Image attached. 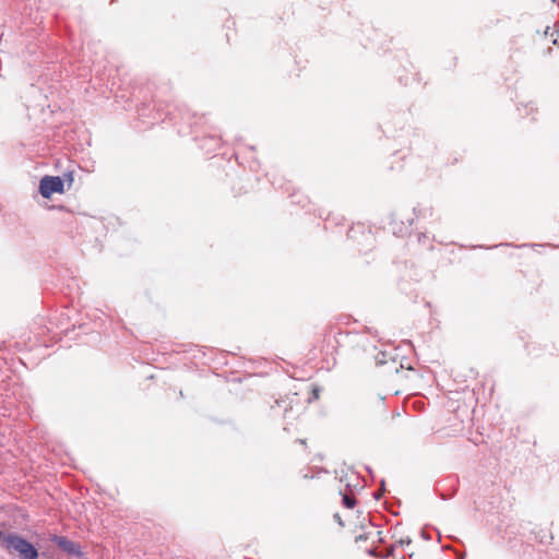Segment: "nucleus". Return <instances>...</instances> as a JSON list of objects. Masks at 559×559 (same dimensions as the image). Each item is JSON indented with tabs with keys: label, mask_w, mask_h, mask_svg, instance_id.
Returning a JSON list of instances; mask_svg holds the SVG:
<instances>
[{
	"label": "nucleus",
	"mask_w": 559,
	"mask_h": 559,
	"mask_svg": "<svg viewBox=\"0 0 559 559\" xmlns=\"http://www.w3.org/2000/svg\"><path fill=\"white\" fill-rule=\"evenodd\" d=\"M334 518H335V520L340 523V525H342V526H343V522H342V520H341V516H340L338 514H335V515H334Z\"/></svg>",
	"instance_id": "nucleus-6"
},
{
	"label": "nucleus",
	"mask_w": 559,
	"mask_h": 559,
	"mask_svg": "<svg viewBox=\"0 0 559 559\" xmlns=\"http://www.w3.org/2000/svg\"><path fill=\"white\" fill-rule=\"evenodd\" d=\"M50 540L70 556L80 557L82 555L80 545L64 536L52 535Z\"/></svg>",
	"instance_id": "nucleus-3"
},
{
	"label": "nucleus",
	"mask_w": 559,
	"mask_h": 559,
	"mask_svg": "<svg viewBox=\"0 0 559 559\" xmlns=\"http://www.w3.org/2000/svg\"><path fill=\"white\" fill-rule=\"evenodd\" d=\"M68 178H69V180H70V181H72V180H73V178H72V175H71V174L68 176Z\"/></svg>",
	"instance_id": "nucleus-7"
},
{
	"label": "nucleus",
	"mask_w": 559,
	"mask_h": 559,
	"mask_svg": "<svg viewBox=\"0 0 559 559\" xmlns=\"http://www.w3.org/2000/svg\"><path fill=\"white\" fill-rule=\"evenodd\" d=\"M355 503H356V500H355L354 497H350V496H347V495L343 496V504L346 508L350 509V508H353L355 506Z\"/></svg>",
	"instance_id": "nucleus-4"
},
{
	"label": "nucleus",
	"mask_w": 559,
	"mask_h": 559,
	"mask_svg": "<svg viewBox=\"0 0 559 559\" xmlns=\"http://www.w3.org/2000/svg\"><path fill=\"white\" fill-rule=\"evenodd\" d=\"M381 497V493L376 495V499H379Z\"/></svg>",
	"instance_id": "nucleus-8"
},
{
	"label": "nucleus",
	"mask_w": 559,
	"mask_h": 559,
	"mask_svg": "<svg viewBox=\"0 0 559 559\" xmlns=\"http://www.w3.org/2000/svg\"><path fill=\"white\" fill-rule=\"evenodd\" d=\"M370 535H371V533L360 534V535L356 536L355 540H356V543H361L364 540H367Z\"/></svg>",
	"instance_id": "nucleus-5"
},
{
	"label": "nucleus",
	"mask_w": 559,
	"mask_h": 559,
	"mask_svg": "<svg viewBox=\"0 0 559 559\" xmlns=\"http://www.w3.org/2000/svg\"><path fill=\"white\" fill-rule=\"evenodd\" d=\"M39 192L43 198H50L53 193L63 192V180L60 177L44 176L39 181Z\"/></svg>",
	"instance_id": "nucleus-2"
},
{
	"label": "nucleus",
	"mask_w": 559,
	"mask_h": 559,
	"mask_svg": "<svg viewBox=\"0 0 559 559\" xmlns=\"http://www.w3.org/2000/svg\"><path fill=\"white\" fill-rule=\"evenodd\" d=\"M0 546L9 554H16L21 559L38 558L35 546L14 533L0 532Z\"/></svg>",
	"instance_id": "nucleus-1"
}]
</instances>
